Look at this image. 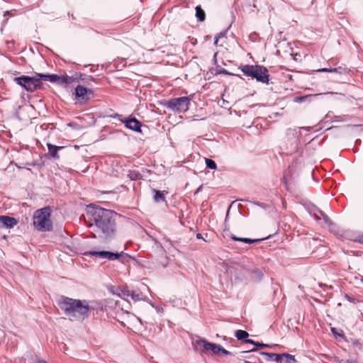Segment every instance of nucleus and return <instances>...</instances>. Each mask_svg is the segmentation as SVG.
<instances>
[{"label":"nucleus","instance_id":"44","mask_svg":"<svg viewBox=\"0 0 363 363\" xmlns=\"http://www.w3.org/2000/svg\"><path fill=\"white\" fill-rule=\"evenodd\" d=\"M74 123H69V125L72 126V125H74Z\"/></svg>","mask_w":363,"mask_h":363},{"label":"nucleus","instance_id":"11","mask_svg":"<svg viewBox=\"0 0 363 363\" xmlns=\"http://www.w3.org/2000/svg\"><path fill=\"white\" fill-rule=\"evenodd\" d=\"M120 120L124 123L127 128L138 133H141L142 123L135 118H120Z\"/></svg>","mask_w":363,"mask_h":363},{"label":"nucleus","instance_id":"49","mask_svg":"<svg viewBox=\"0 0 363 363\" xmlns=\"http://www.w3.org/2000/svg\"><path fill=\"white\" fill-rule=\"evenodd\" d=\"M44 125H45V124L41 125V128H43V129H45V127H43Z\"/></svg>","mask_w":363,"mask_h":363},{"label":"nucleus","instance_id":"25","mask_svg":"<svg viewBox=\"0 0 363 363\" xmlns=\"http://www.w3.org/2000/svg\"><path fill=\"white\" fill-rule=\"evenodd\" d=\"M283 358V360L284 363H296L297 361L295 359V357L294 355L289 354L288 353H282L281 354V359Z\"/></svg>","mask_w":363,"mask_h":363},{"label":"nucleus","instance_id":"28","mask_svg":"<svg viewBox=\"0 0 363 363\" xmlns=\"http://www.w3.org/2000/svg\"><path fill=\"white\" fill-rule=\"evenodd\" d=\"M245 343H249V344L253 345L255 346L259 347L260 348L269 347V345H267V344H264V343H262V342H255L253 340H245Z\"/></svg>","mask_w":363,"mask_h":363},{"label":"nucleus","instance_id":"36","mask_svg":"<svg viewBox=\"0 0 363 363\" xmlns=\"http://www.w3.org/2000/svg\"><path fill=\"white\" fill-rule=\"evenodd\" d=\"M257 351V349H251V350H247V351H242L240 353L242 354H247V353H249V352H256Z\"/></svg>","mask_w":363,"mask_h":363},{"label":"nucleus","instance_id":"15","mask_svg":"<svg viewBox=\"0 0 363 363\" xmlns=\"http://www.w3.org/2000/svg\"><path fill=\"white\" fill-rule=\"evenodd\" d=\"M230 238H231V239L233 240H235V241H239V242H244V243H246V244H253V243L259 242L261 241L267 240L269 238H270V235H269V236H267L266 238H259V239H251V238H238V237H237V236H235L234 235H231Z\"/></svg>","mask_w":363,"mask_h":363},{"label":"nucleus","instance_id":"29","mask_svg":"<svg viewBox=\"0 0 363 363\" xmlns=\"http://www.w3.org/2000/svg\"><path fill=\"white\" fill-rule=\"evenodd\" d=\"M206 165L210 169H216L217 165L214 160L210 158H206Z\"/></svg>","mask_w":363,"mask_h":363},{"label":"nucleus","instance_id":"6","mask_svg":"<svg viewBox=\"0 0 363 363\" xmlns=\"http://www.w3.org/2000/svg\"><path fill=\"white\" fill-rule=\"evenodd\" d=\"M301 128H288L285 135L282 138V145L284 148L289 153H293L297 151L300 143Z\"/></svg>","mask_w":363,"mask_h":363},{"label":"nucleus","instance_id":"17","mask_svg":"<svg viewBox=\"0 0 363 363\" xmlns=\"http://www.w3.org/2000/svg\"><path fill=\"white\" fill-rule=\"evenodd\" d=\"M47 146L48 148V152H49L50 155L55 159H59L60 156L58 155V151L60 150L63 149L64 147L54 145L51 143H48Z\"/></svg>","mask_w":363,"mask_h":363},{"label":"nucleus","instance_id":"37","mask_svg":"<svg viewBox=\"0 0 363 363\" xmlns=\"http://www.w3.org/2000/svg\"><path fill=\"white\" fill-rule=\"evenodd\" d=\"M354 279L355 281H358V280L359 279V280H360V281L363 283V277H357V276H354Z\"/></svg>","mask_w":363,"mask_h":363},{"label":"nucleus","instance_id":"21","mask_svg":"<svg viewBox=\"0 0 363 363\" xmlns=\"http://www.w3.org/2000/svg\"><path fill=\"white\" fill-rule=\"evenodd\" d=\"M235 336L238 340H242L244 342H245V340H249V333L243 330H238L235 333Z\"/></svg>","mask_w":363,"mask_h":363},{"label":"nucleus","instance_id":"42","mask_svg":"<svg viewBox=\"0 0 363 363\" xmlns=\"http://www.w3.org/2000/svg\"><path fill=\"white\" fill-rule=\"evenodd\" d=\"M303 98H302V97L296 98V101H303Z\"/></svg>","mask_w":363,"mask_h":363},{"label":"nucleus","instance_id":"32","mask_svg":"<svg viewBox=\"0 0 363 363\" xmlns=\"http://www.w3.org/2000/svg\"><path fill=\"white\" fill-rule=\"evenodd\" d=\"M220 353H221L224 355H232V352L228 351L227 350L223 348L222 346L220 347Z\"/></svg>","mask_w":363,"mask_h":363},{"label":"nucleus","instance_id":"47","mask_svg":"<svg viewBox=\"0 0 363 363\" xmlns=\"http://www.w3.org/2000/svg\"><path fill=\"white\" fill-rule=\"evenodd\" d=\"M327 94H333L334 93L333 92H328Z\"/></svg>","mask_w":363,"mask_h":363},{"label":"nucleus","instance_id":"45","mask_svg":"<svg viewBox=\"0 0 363 363\" xmlns=\"http://www.w3.org/2000/svg\"><path fill=\"white\" fill-rule=\"evenodd\" d=\"M66 350V345H64V352Z\"/></svg>","mask_w":363,"mask_h":363},{"label":"nucleus","instance_id":"35","mask_svg":"<svg viewBox=\"0 0 363 363\" xmlns=\"http://www.w3.org/2000/svg\"><path fill=\"white\" fill-rule=\"evenodd\" d=\"M319 213H318V211H316V212H314L313 213V218L316 220H320V216L318 215Z\"/></svg>","mask_w":363,"mask_h":363},{"label":"nucleus","instance_id":"48","mask_svg":"<svg viewBox=\"0 0 363 363\" xmlns=\"http://www.w3.org/2000/svg\"><path fill=\"white\" fill-rule=\"evenodd\" d=\"M44 125H45V124L41 125V128H43V129H45V127H43Z\"/></svg>","mask_w":363,"mask_h":363},{"label":"nucleus","instance_id":"40","mask_svg":"<svg viewBox=\"0 0 363 363\" xmlns=\"http://www.w3.org/2000/svg\"><path fill=\"white\" fill-rule=\"evenodd\" d=\"M102 116L104 117V116H106V115H102ZM108 116H111V117H115V116H118V117H120V116H122L123 115H112V114H110V115H108Z\"/></svg>","mask_w":363,"mask_h":363},{"label":"nucleus","instance_id":"27","mask_svg":"<svg viewBox=\"0 0 363 363\" xmlns=\"http://www.w3.org/2000/svg\"><path fill=\"white\" fill-rule=\"evenodd\" d=\"M318 213L322 216L324 222L329 226L333 225V223L330 220V218L320 209H317Z\"/></svg>","mask_w":363,"mask_h":363},{"label":"nucleus","instance_id":"4","mask_svg":"<svg viewBox=\"0 0 363 363\" xmlns=\"http://www.w3.org/2000/svg\"><path fill=\"white\" fill-rule=\"evenodd\" d=\"M43 75H45V74L35 73L32 77L22 75L15 77L13 81L27 91L34 92L41 87L42 82L44 81V78L41 77Z\"/></svg>","mask_w":363,"mask_h":363},{"label":"nucleus","instance_id":"31","mask_svg":"<svg viewBox=\"0 0 363 363\" xmlns=\"http://www.w3.org/2000/svg\"><path fill=\"white\" fill-rule=\"evenodd\" d=\"M245 357L248 358L249 359H250L251 362H257V363H261L259 358L258 357L255 356V355H250V356Z\"/></svg>","mask_w":363,"mask_h":363},{"label":"nucleus","instance_id":"13","mask_svg":"<svg viewBox=\"0 0 363 363\" xmlns=\"http://www.w3.org/2000/svg\"><path fill=\"white\" fill-rule=\"evenodd\" d=\"M0 223L3 227L6 228H13L16 225H17L18 221L16 218L9 217L7 216H0Z\"/></svg>","mask_w":363,"mask_h":363},{"label":"nucleus","instance_id":"33","mask_svg":"<svg viewBox=\"0 0 363 363\" xmlns=\"http://www.w3.org/2000/svg\"><path fill=\"white\" fill-rule=\"evenodd\" d=\"M225 32H221L216 37V40H215V44H217L218 43V38H223V37H225Z\"/></svg>","mask_w":363,"mask_h":363},{"label":"nucleus","instance_id":"5","mask_svg":"<svg viewBox=\"0 0 363 363\" xmlns=\"http://www.w3.org/2000/svg\"><path fill=\"white\" fill-rule=\"evenodd\" d=\"M243 74L247 77L255 79L257 82L268 84L269 74L268 69L262 65H246L241 67Z\"/></svg>","mask_w":363,"mask_h":363},{"label":"nucleus","instance_id":"16","mask_svg":"<svg viewBox=\"0 0 363 363\" xmlns=\"http://www.w3.org/2000/svg\"><path fill=\"white\" fill-rule=\"evenodd\" d=\"M153 193V201L155 203L166 202L165 195L168 194L167 191H159L155 189H152Z\"/></svg>","mask_w":363,"mask_h":363},{"label":"nucleus","instance_id":"23","mask_svg":"<svg viewBox=\"0 0 363 363\" xmlns=\"http://www.w3.org/2000/svg\"><path fill=\"white\" fill-rule=\"evenodd\" d=\"M128 177L130 180H138L142 179V174L137 170L130 169L128 171Z\"/></svg>","mask_w":363,"mask_h":363},{"label":"nucleus","instance_id":"2","mask_svg":"<svg viewBox=\"0 0 363 363\" xmlns=\"http://www.w3.org/2000/svg\"><path fill=\"white\" fill-rule=\"evenodd\" d=\"M58 306L70 320L83 321L89 317L92 309L87 300L75 299L67 296H61Z\"/></svg>","mask_w":363,"mask_h":363},{"label":"nucleus","instance_id":"1","mask_svg":"<svg viewBox=\"0 0 363 363\" xmlns=\"http://www.w3.org/2000/svg\"><path fill=\"white\" fill-rule=\"evenodd\" d=\"M117 213L93 204L86 207L89 226L92 228L99 237L104 240L113 238L116 231Z\"/></svg>","mask_w":363,"mask_h":363},{"label":"nucleus","instance_id":"12","mask_svg":"<svg viewBox=\"0 0 363 363\" xmlns=\"http://www.w3.org/2000/svg\"><path fill=\"white\" fill-rule=\"evenodd\" d=\"M92 94L91 89H89L83 86L79 85L75 88L76 98L82 100L88 99V95Z\"/></svg>","mask_w":363,"mask_h":363},{"label":"nucleus","instance_id":"8","mask_svg":"<svg viewBox=\"0 0 363 363\" xmlns=\"http://www.w3.org/2000/svg\"><path fill=\"white\" fill-rule=\"evenodd\" d=\"M86 256H94L97 257L101 259H106L110 261H113L116 259H118L119 258H126L130 259L131 257L127 254L123 252V251L121 252H112L109 251H96V250H91L89 252H85L84 253Z\"/></svg>","mask_w":363,"mask_h":363},{"label":"nucleus","instance_id":"41","mask_svg":"<svg viewBox=\"0 0 363 363\" xmlns=\"http://www.w3.org/2000/svg\"><path fill=\"white\" fill-rule=\"evenodd\" d=\"M255 272L257 273L260 277L262 276V273L259 270H256Z\"/></svg>","mask_w":363,"mask_h":363},{"label":"nucleus","instance_id":"14","mask_svg":"<svg viewBox=\"0 0 363 363\" xmlns=\"http://www.w3.org/2000/svg\"><path fill=\"white\" fill-rule=\"evenodd\" d=\"M84 116H86L87 119H86L84 117H78V118L81 121V123L79 125L80 128H87L95 123L96 118H94V115L89 114Z\"/></svg>","mask_w":363,"mask_h":363},{"label":"nucleus","instance_id":"9","mask_svg":"<svg viewBox=\"0 0 363 363\" xmlns=\"http://www.w3.org/2000/svg\"><path fill=\"white\" fill-rule=\"evenodd\" d=\"M41 77L44 78V81H49L52 83H56L65 86L70 84L74 80L72 77H69L67 75H57L55 74H45V75H43Z\"/></svg>","mask_w":363,"mask_h":363},{"label":"nucleus","instance_id":"19","mask_svg":"<svg viewBox=\"0 0 363 363\" xmlns=\"http://www.w3.org/2000/svg\"><path fill=\"white\" fill-rule=\"evenodd\" d=\"M124 295L130 297L133 301H137L142 299L143 294L133 290H126Z\"/></svg>","mask_w":363,"mask_h":363},{"label":"nucleus","instance_id":"46","mask_svg":"<svg viewBox=\"0 0 363 363\" xmlns=\"http://www.w3.org/2000/svg\"><path fill=\"white\" fill-rule=\"evenodd\" d=\"M268 118H271V119L272 118V116H271V115H269V116H268Z\"/></svg>","mask_w":363,"mask_h":363},{"label":"nucleus","instance_id":"30","mask_svg":"<svg viewBox=\"0 0 363 363\" xmlns=\"http://www.w3.org/2000/svg\"><path fill=\"white\" fill-rule=\"evenodd\" d=\"M331 333L334 335L335 337H343L344 333L342 330H340V332L337 331V329L335 328H330Z\"/></svg>","mask_w":363,"mask_h":363},{"label":"nucleus","instance_id":"24","mask_svg":"<svg viewBox=\"0 0 363 363\" xmlns=\"http://www.w3.org/2000/svg\"><path fill=\"white\" fill-rule=\"evenodd\" d=\"M196 16L199 21H203L206 18V13L200 6L196 7Z\"/></svg>","mask_w":363,"mask_h":363},{"label":"nucleus","instance_id":"34","mask_svg":"<svg viewBox=\"0 0 363 363\" xmlns=\"http://www.w3.org/2000/svg\"><path fill=\"white\" fill-rule=\"evenodd\" d=\"M336 363H357V362H352L349 359H338Z\"/></svg>","mask_w":363,"mask_h":363},{"label":"nucleus","instance_id":"18","mask_svg":"<svg viewBox=\"0 0 363 363\" xmlns=\"http://www.w3.org/2000/svg\"><path fill=\"white\" fill-rule=\"evenodd\" d=\"M260 355L267 357V361L278 362L281 359V354L269 353L267 352H259Z\"/></svg>","mask_w":363,"mask_h":363},{"label":"nucleus","instance_id":"3","mask_svg":"<svg viewBox=\"0 0 363 363\" xmlns=\"http://www.w3.org/2000/svg\"><path fill=\"white\" fill-rule=\"evenodd\" d=\"M51 210L50 207H45L37 210L33 216V225L39 231H50L52 229V223L50 220Z\"/></svg>","mask_w":363,"mask_h":363},{"label":"nucleus","instance_id":"43","mask_svg":"<svg viewBox=\"0 0 363 363\" xmlns=\"http://www.w3.org/2000/svg\"><path fill=\"white\" fill-rule=\"evenodd\" d=\"M244 363H257V362L245 360Z\"/></svg>","mask_w":363,"mask_h":363},{"label":"nucleus","instance_id":"10","mask_svg":"<svg viewBox=\"0 0 363 363\" xmlns=\"http://www.w3.org/2000/svg\"><path fill=\"white\" fill-rule=\"evenodd\" d=\"M195 345L199 348L201 352L206 353L211 351L213 354H219L221 347L218 344L209 342L204 339L196 340Z\"/></svg>","mask_w":363,"mask_h":363},{"label":"nucleus","instance_id":"38","mask_svg":"<svg viewBox=\"0 0 363 363\" xmlns=\"http://www.w3.org/2000/svg\"><path fill=\"white\" fill-rule=\"evenodd\" d=\"M220 73L230 74V73L226 69H222V70L220 71Z\"/></svg>","mask_w":363,"mask_h":363},{"label":"nucleus","instance_id":"7","mask_svg":"<svg viewBox=\"0 0 363 363\" xmlns=\"http://www.w3.org/2000/svg\"><path fill=\"white\" fill-rule=\"evenodd\" d=\"M190 101L189 96L173 98L167 102V107L174 112H186L189 109Z\"/></svg>","mask_w":363,"mask_h":363},{"label":"nucleus","instance_id":"39","mask_svg":"<svg viewBox=\"0 0 363 363\" xmlns=\"http://www.w3.org/2000/svg\"><path fill=\"white\" fill-rule=\"evenodd\" d=\"M196 238L197 239H203V236L201 233H197L196 234Z\"/></svg>","mask_w":363,"mask_h":363},{"label":"nucleus","instance_id":"20","mask_svg":"<svg viewBox=\"0 0 363 363\" xmlns=\"http://www.w3.org/2000/svg\"><path fill=\"white\" fill-rule=\"evenodd\" d=\"M318 72H336L338 74H346L347 72V69L345 67H338L336 68H330V69L323 68V69H320L318 70Z\"/></svg>","mask_w":363,"mask_h":363},{"label":"nucleus","instance_id":"26","mask_svg":"<svg viewBox=\"0 0 363 363\" xmlns=\"http://www.w3.org/2000/svg\"><path fill=\"white\" fill-rule=\"evenodd\" d=\"M151 240L154 242L156 250L161 254L165 253V250L163 247L162 245L153 237H150Z\"/></svg>","mask_w":363,"mask_h":363},{"label":"nucleus","instance_id":"22","mask_svg":"<svg viewBox=\"0 0 363 363\" xmlns=\"http://www.w3.org/2000/svg\"><path fill=\"white\" fill-rule=\"evenodd\" d=\"M256 124V126L260 125L261 128H267L269 125V121L266 117H258L253 122Z\"/></svg>","mask_w":363,"mask_h":363}]
</instances>
